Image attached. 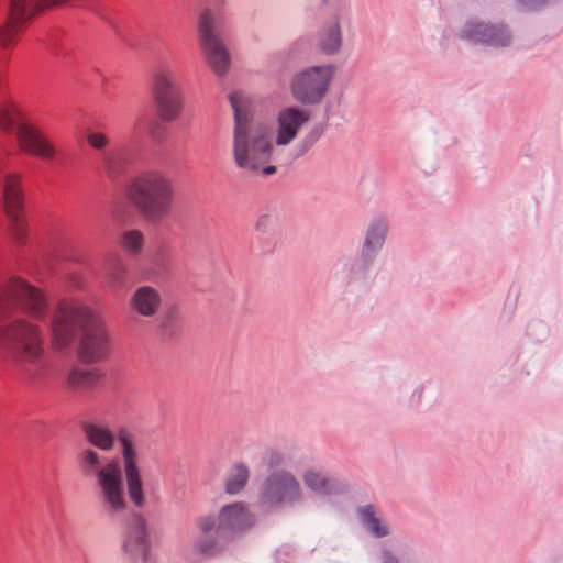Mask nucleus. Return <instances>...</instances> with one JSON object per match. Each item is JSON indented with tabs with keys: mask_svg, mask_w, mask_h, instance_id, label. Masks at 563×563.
<instances>
[{
	"mask_svg": "<svg viewBox=\"0 0 563 563\" xmlns=\"http://www.w3.org/2000/svg\"><path fill=\"white\" fill-rule=\"evenodd\" d=\"M311 113L298 107L283 108L276 117L275 147L290 144L298 135L300 129L309 122Z\"/></svg>",
	"mask_w": 563,
	"mask_h": 563,
	"instance_id": "ddd939ff",
	"label": "nucleus"
},
{
	"mask_svg": "<svg viewBox=\"0 0 563 563\" xmlns=\"http://www.w3.org/2000/svg\"><path fill=\"white\" fill-rule=\"evenodd\" d=\"M25 24L26 22L7 14L5 20L0 24V46L4 49L11 48L18 42Z\"/></svg>",
	"mask_w": 563,
	"mask_h": 563,
	"instance_id": "bb28decb",
	"label": "nucleus"
},
{
	"mask_svg": "<svg viewBox=\"0 0 563 563\" xmlns=\"http://www.w3.org/2000/svg\"><path fill=\"white\" fill-rule=\"evenodd\" d=\"M301 495H260L256 503L257 511L267 515L284 510L287 506H292L299 500Z\"/></svg>",
	"mask_w": 563,
	"mask_h": 563,
	"instance_id": "393cba45",
	"label": "nucleus"
},
{
	"mask_svg": "<svg viewBox=\"0 0 563 563\" xmlns=\"http://www.w3.org/2000/svg\"><path fill=\"white\" fill-rule=\"evenodd\" d=\"M162 303V297L158 290L150 286H142L133 294L132 308L144 317H151L156 313Z\"/></svg>",
	"mask_w": 563,
	"mask_h": 563,
	"instance_id": "f3484780",
	"label": "nucleus"
},
{
	"mask_svg": "<svg viewBox=\"0 0 563 563\" xmlns=\"http://www.w3.org/2000/svg\"><path fill=\"white\" fill-rule=\"evenodd\" d=\"M255 521L254 514L243 503L224 505L218 516H201L197 520L199 533L195 539V549L205 556H217L236 538L251 530Z\"/></svg>",
	"mask_w": 563,
	"mask_h": 563,
	"instance_id": "20e7f679",
	"label": "nucleus"
},
{
	"mask_svg": "<svg viewBox=\"0 0 563 563\" xmlns=\"http://www.w3.org/2000/svg\"><path fill=\"white\" fill-rule=\"evenodd\" d=\"M333 65L311 66L297 73L290 84L294 98L303 104H318L328 93L334 77Z\"/></svg>",
	"mask_w": 563,
	"mask_h": 563,
	"instance_id": "9b49d317",
	"label": "nucleus"
},
{
	"mask_svg": "<svg viewBox=\"0 0 563 563\" xmlns=\"http://www.w3.org/2000/svg\"><path fill=\"white\" fill-rule=\"evenodd\" d=\"M89 446L76 456L79 473L93 479L102 493H123V478L128 493H143V476L140 452L134 434L124 427L114 431L100 419L82 421L80 424Z\"/></svg>",
	"mask_w": 563,
	"mask_h": 563,
	"instance_id": "f257e3e1",
	"label": "nucleus"
},
{
	"mask_svg": "<svg viewBox=\"0 0 563 563\" xmlns=\"http://www.w3.org/2000/svg\"><path fill=\"white\" fill-rule=\"evenodd\" d=\"M151 92L161 120L179 119L184 108V93L179 71L169 64L157 65L151 77Z\"/></svg>",
	"mask_w": 563,
	"mask_h": 563,
	"instance_id": "0eeeda50",
	"label": "nucleus"
},
{
	"mask_svg": "<svg viewBox=\"0 0 563 563\" xmlns=\"http://www.w3.org/2000/svg\"><path fill=\"white\" fill-rule=\"evenodd\" d=\"M0 303L3 308H19L34 321L44 320L48 312V301L44 292L18 277H12L0 286Z\"/></svg>",
	"mask_w": 563,
	"mask_h": 563,
	"instance_id": "9d476101",
	"label": "nucleus"
},
{
	"mask_svg": "<svg viewBox=\"0 0 563 563\" xmlns=\"http://www.w3.org/2000/svg\"><path fill=\"white\" fill-rule=\"evenodd\" d=\"M404 555H407L408 560H415L416 559V552L411 549H408Z\"/></svg>",
	"mask_w": 563,
	"mask_h": 563,
	"instance_id": "4c0bfd02",
	"label": "nucleus"
},
{
	"mask_svg": "<svg viewBox=\"0 0 563 563\" xmlns=\"http://www.w3.org/2000/svg\"><path fill=\"white\" fill-rule=\"evenodd\" d=\"M358 518L365 530L375 538H384L390 534L387 523L383 522L375 514L373 505H366L357 509Z\"/></svg>",
	"mask_w": 563,
	"mask_h": 563,
	"instance_id": "412c9836",
	"label": "nucleus"
},
{
	"mask_svg": "<svg viewBox=\"0 0 563 563\" xmlns=\"http://www.w3.org/2000/svg\"><path fill=\"white\" fill-rule=\"evenodd\" d=\"M129 500L133 504L135 507H142L144 504V496L145 495H128Z\"/></svg>",
	"mask_w": 563,
	"mask_h": 563,
	"instance_id": "f704fd0d",
	"label": "nucleus"
},
{
	"mask_svg": "<svg viewBox=\"0 0 563 563\" xmlns=\"http://www.w3.org/2000/svg\"><path fill=\"white\" fill-rule=\"evenodd\" d=\"M234 111L232 157L235 166L252 175H273L277 161L276 147L269 135L251 124L246 110V100L242 92L229 97Z\"/></svg>",
	"mask_w": 563,
	"mask_h": 563,
	"instance_id": "7ed1b4c3",
	"label": "nucleus"
},
{
	"mask_svg": "<svg viewBox=\"0 0 563 563\" xmlns=\"http://www.w3.org/2000/svg\"><path fill=\"white\" fill-rule=\"evenodd\" d=\"M388 231V223L385 218H375L368 225L362 255L372 258L384 245Z\"/></svg>",
	"mask_w": 563,
	"mask_h": 563,
	"instance_id": "a211bd4d",
	"label": "nucleus"
},
{
	"mask_svg": "<svg viewBox=\"0 0 563 563\" xmlns=\"http://www.w3.org/2000/svg\"><path fill=\"white\" fill-rule=\"evenodd\" d=\"M265 488L267 493H298L300 483L290 471L277 470L267 476Z\"/></svg>",
	"mask_w": 563,
	"mask_h": 563,
	"instance_id": "aec40b11",
	"label": "nucleus"
},
{
	"mask_svg": "<svg viewBox=\"0 0 563 563\" xmlns=\"http://www.w3.org/2000/svg\"><path fill=\"white\" fill-rule=\"evenodd\" d=\"M71 283H73V285H74V286H76V287H79V286H80L79 282H77V280H76V282L74 280V282H71Z\"/></svg>",
	"mask_w": 563,
	"mask_h": 563,
	"instance_id": "58836bf2",
	"label": "nucleus"
},
{
	"mask_svg": "<svg viewBox=\"0 0 563 563\" xmlns=\"http://www.w3.org/2000/svg\"><path fill=\"white\" fill-rule=\"evenodd\" d=\"M126 495H103L102 506L108 512H121L128 508Z\"/></svg>",
	"mask_w": 563,
	"mask_h": 563,
	"instance_id": "c756f323",
	"label": "nucleus"
},
{
	"mask_svg": "<svg viewBox=\"0 0 563 563\" xmlns=\"http://www.w3.org/2000/svg\"><path fill=\"white\" fill-rule=\"evenodd\" d=\"M341 9H336L328 22L323 24L318 35V47L325 55L339 53L342 46L340 25Z\"/></svg>",
	"mask_w": 563,
	"mask_h": 563,
	"instance_id": "dca6fc26",
	"label": "nucleus"
},
{
	"mask_svg": "<svg viewBox=\"0 0 563 563\" xmlns=\"http://www.w3.org/2000/svg\"><path fill=\"white\" fill-rule=\"evenodd\" d=\"M100 162L104 173L111 177L122 174L129 165V158L123 148L113 147L102 152Z\"/></svg>",
	"mask_w": 563,
	"mask_h": 563,
	"instance_id": "4be33fe9",
	"label": "nucleus"
},
{
	"mask_svg": "<svg viewBox=\"0 0 563 563\" xmlns=\"http://www.w3.org/2000/svg\"><path fill=\"white\" fill-rule=\"evenodd\" d=\"M380 563H399V559L389 549L383 548L380 552Z\"/></svg>",
	"mask_w": 563,
	"mask_h": 563,
	"instance_id": "72a5a7b5",
	"label": "nucleus"
},
{
	"mask_svg": "<svg viewBox=\"0 0 563 563\" xmlns=\"http://www.w3.org/2000/svg\"><path fill=\"white\" fill-rule=\"evenodd\" d=\"M544 563H563V553L550 555Z\"/></svg>",
	"mask_w": 563,
	"mask_h": 563,
	"instance_id": "e433bc0d",
	"label": "nucleus"
},
{
	"mask_svg": "<svg viewBox=\"0 0 563 563\" xmlns=\"http://www.w3.org/2000/svg\"><path fill=\"white\" fill-rule=\"evenodd\" d=\"M51 332L56 349L67 347L81 333L78 355L84 363L99 362L109 351V338L102 320L79 300H60L57 303L51 319Z\"/></svg>",
	"mask_w": 563,
	"mask_h": 563,
	"instance_id": "f03ea898",
	"label": "nucleus"
},
{
	"mask_svg": "<svg viewBox=\"0 0 563 563\" xmlns=\"http://www.w3.org/2000/svg\"><path fill=\"white\" fill-rule=\"evenodd\" d=\"M224 19L211 9L200 12L197 22L198 43L202 55L218 76H224L231 66V55L223 40Z\"/></svg>",
	"mask_w": 563,
	"mask_h": 563,
	"instance_id": "423d86ee",
	"label": "nucleus"
},
{
	"mask_svg": "<svg viewBox=\"0 0 563 563\" xmlns=\"http://www.w3.org/2000/svg\"><path fill=\"white\" fill-rule=\"evenodd\" d=\"M88 144L96 151H103L110 143V139L102 132L89 131L87 133Z\"/></svg>",
	"mask_w": 563,
	"mask_h": 563,
	"instance_id": "473e14b6",
	"label": "nucleus"
},
{
	"mask_svg": "<svg viewBox=\"0 0 563 563\" xmlns=\"http://www.w3.org/2000/svg\"><path fill=\"white\" fill-rule=\"evenodd\" d=\"M52 8V0H8V13L29 22L37 13Z\"/></svg>",
	"mask_w": 563,
	"mask_h": 563,
	"instance_id": "6ab92c4d",
	"label": "nucleus"
},
{
	"mask_svg": "<svg viewBox=\"0 0 563 563\" xmlns=\"http://www.w3.org/2000/svg\"><path fill=\"white\" fill-rule=\"evenodd\" d=\"M125 277V267L122 263L115 261L107 272V282L109 287L115 289L123 285Z\"/></svg>",
	"mask_w": 563,
	"mask_h": 563,
	"instance_id": "c85d7f7f",
	"label": "nucleus"
},
{
	"mask_svg": "<svg viewBox=\"0 0 563 563\" xmlns=\"http://www.w3.org/2000/svg\"><path fill=\"white\" fill-rule=\"evenodd\" d=\"M262 461L268 468L280 466L285 461V454L278 449H267L263 452Z\"/></svg>",
	"mask_w": 563,
	"mask_h": 563,
	"instance_id": "2f4dec72",
	"label": "nucleus"
},
{
	"mask_svg": "<svg viewBox=\"0 0 563 563\" xmlns=\"http://www.w3.org/2000/svg\"><path fill=\"white\" fill-rule=\"evenodd\" d=\"M129 201L151 221L169 216L175 189L168 175L148 170L134 177L126 187Z\"/></svg>",
	"mask_w": 563,
	"mask_h": 563,
	"instance_id": "39448f33",
	"label": "nucleus"
},
{
	"mask_svg": "<svg viewBox=\"0 0 563 563\" xmlns=\"http://www.w3.org/2000/svg\"><path fill=\"white\" fill-rule=\"evenodd\" d=\"M251 478V468L245 462L234 463L225 479L227 493H241L246 489Z\"/></svg>",
	"mask_w": 563,
	"mask_h": 563,
	"instance_id": "5701e85b",
	"label": "nucleus"
},
{
	"mask_svg": "<svg viewBox=\"0 0 563 563\" xmlns=\"http://www.w3.org/2000/svg\"><path fill=\"white\" fill-rule=\"evenodd\" d=\"M123 550L133 563H146L150 541L144 519L133 512L129 519Z\"/></svg>",
	"mask_w": 563,
	"mask_h": 563,
	"instance_id": "4468645a",
	"label": "nucleus"
},
{
	"mask_svg": "<svg viewBox=\"0 0 563 563\" xmlns=\"http://www.w3.org/2000/svg\"><path fill=\"white\" fill-rule=\"evenodd\" d=\"M64 5L98 13L97 8L95 5V0H52V8Z\"/></svg>",
	"mask_w": 563,
	"mask_h": 563,
	"instance_id": "7c9ffc66",
	"label": "nucleus"
},
{
	"mask_svg": "<svg viewBox=\"0 0 563 563\" xmlns=\"http://www.w3.org/2000/svg\"><path fill=\"white\" fill-rule=\"evenodd\" d=\"M121 245L129 254H137L143 247V234L136 230L126 231L122 235Z\"/></svg>",
	"mask_w": 563,
	"mask_h": 563,
	"instance_id": "cd10ccee",
	"label": "nucleus"
},
{
	"mask_svg": "<svg viewBox=\"0 0 563 563\" xmlns=\"http://www.w3.org/2000/svg\"><path fill=\"white\" fill-rule=\"evenodd\" d=\"M302 478L307 488L313 492L328 493L339 488L336 481L320 470H308Z\"/></svg>",
	"mask_w": 563,
	"mask_h": 563,
	"instance_id": "a878e982",
	"label": "nucleus"
},
{
	"mask_svg": "<svg viewBox=\"0 0 563 563\" xmlns=\"http://www.w3.org/2000/svg\"><path fill=\"white\" fill-rule=\"evenodd\" d=\"M2 201L4 213L9 220V233L16 244H24L27 238V225L23 217V191L18 175L5 176Z\"/></svg>",
	"mask_w": 563,
	"mask_h": 563,
	"instance_id": "f8f14e48",
	"label": "nucleus"
},
{
	"mask_svg": "<svg viewBox=\"0 0 563 563\" xmlns=\"http://www.w3.org/2000/svg\"><path fill=\"white\" fill-rule=\"evenodd\" d=\"M0 345L16 358L33 363L43 354V333L35 322L18 318L0 334Z\"/></svg>",
	"mask_w": 563,
	"mask_h": 563,
	"instance_id": "1a4fd4ad",
	"label": "nucleus"
},
{
	"mask_svg": "<svg viewBox=\"0 0 563 563\" xmlns=\"http://www.w3.org/2000/svg\"><path fill=\"white\" fill-rule=\"evenodd\" d=\"M102 375L96 369L74 368L67 375V385L75 390H90L101 380Z\"/></svg>",
	"mask_w": 563,
	"mask_h": 563,
	"instance_id": "b1692460",
	"label": "nucleus"
},
{
	"mask_svg": "<svg viewBox=\"0 0 563 563\" xmlns=\"http://www.w3.org/2000/svg\"><path fill=\"white\" fill-rule=\"evenodd\" d=\"M519 1L528 9H536L538 5H540L544 2V0H519Z\"/></svg>",
	"mask_w": 563,
	"mask_h": 563,
	"instance_id": "c9c22d12",
	"label": "nucleus"
},
{
	"mask_svg": "<svg viewBox=\"0 0 563 563\" xmlns=\"http://www.w3.org/2000/svg\"><path fill=\"white\" fill-rule=\"evenodd\" d=\"M463 36L474 43L504 47L510 43V35L503 26L484 23H470L463 30Z\"/></svg>",
	"mask_w": 563,
	"mask_h": 563,
	"instance_id": "2eb2a0df",
	"label": "nucleus"
},
{
	"mask_svg": "<svg viewBox=\"0 0 563 563\" xmlns=\"http://www.w3.org/2000/svg\"><path fill=\"white\" fill-rule=\"evenodd\" d=\"M0 129L15 132L20 148L44 161H53L58 155L54 141L32 124L21 122L20 112L12 104L0 106Z\"/></svg>",
	"mask_w": 563,
	"mask_h": 563,
	"instance_id": "6e6552de",
	"label": "nucleus"
}]
</instances>
